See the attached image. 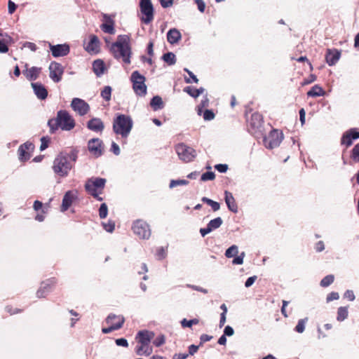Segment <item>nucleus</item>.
<instances>
[{
	"mask_svg": "<svg viewBox=\"0 0 359 359\" xmlns=\"http://www.w3.org/2000/svg\"><path fill=\"white\" fill-rule=\"evenodd\" d=\"M116 344L119 346L127 347L128 346V341L124 338H119L116 339Z\"/></svg>",
	"mask_w": 359,
	"mask_h": 359,
	"instance_id": "63",
	"label": "nucleus"
},
{
	"mask_svg": "<svg viewBox=\"0 0 359 359\" xmlns=\"http://www.w3.org/2000/svg\"><path fill=\"white\" fill-rule=\"evenodd\" d=\"M215 118V114L212 110L205 109L203 112V118L205 121H211Z\"/></svg>",
	"mask_w": 359,
	"mask_h": 359,
	"instance_id": "53",
	"label": "nucleus"
},
{
	"mask_svg": "<svg viewBox=\"0 0 359 359\" xmlns=\"http://www.w3.org/2000/svg\"><path fill=\"white\" fill-rule=\"evenodd\" d=\"M48 126L50 128V132L51 133H54L60 127V122L57 116L55 118L48 120Z\"/></svg>",
	"mask_w": 359,
	"mask_h": 359,
	"instance_id": "39",
	"label": "nucleus"
},
{
	"mask_svg": "<svg viewBox=\"0 0 359 359\" xmlns=\"http://www.w3.org/2000/svg\"><path fill=\"white\" fill-rule=\"evenodd\" d=\"M250 133L255 136V138L259 139L265 133L263 125L262 115L256 112L252 114L250 121Z\"/></svg>",
	"mask_w": 359,
	"mask_h": 359,
	"instance_id": "5",
	"label": "nucleus"
},
{
	"mask_svg": "<svg viewBox=\"0 0 359 359\" xmlns=\"http://www.w3.org/2000/svg\"><path fill=\"white\" fill-rule=\"evenodd\" d=\"M106 179L102 177H92L88 179L85 184L86 191L97 201H102L99 195L102 194L106 184Z\"/></svg>",
	"mask_w": 359,
	"mask_h": 359,
	"instance_id": "4",
	"label": "nucleus"
},
{
	"mask_svg": "<svg viewBox=\"0 0 359 359\" xmlns=\"http://www.w3.org/2000/svg\"><path fill=\"white\" fill-rule=\"evenodd\" d=\"M341 56V52L337 49H327L325 60L329 66L334 65Z\"/></svg>",
	"mask_w": 359,
	"mask_h": 359,
	"instance_id": "22",
	"label": "nucleus"
},
{
	"mask_svg": "<svg viewBox=\"0 0 359 359\" xmlns=\"http://www.w3.org/2000/svg\"><path fill=\"white\" fill-rule=\"evenodd\" d=\"M110 51L116 60H121L126 64L130 63L131 48L128 35H119L117 40L111 45Z\"/></svg>",
	"mask_w": 359,
	"mask_h": 359,
	"instance_id": "2",
	"label": "nucleus"
},
{
	"mask_svg": "<svg viewBox=\"0 0 359 359\" xmlns=\"http://www.w3.org/2000/svg\"><path fill=\"white\" fill-rule=\"evenodd\" d=\"M212 339V337L208 334H203L200 337V346H202L203 343L209 341Z\"/></svg>",
	"mask_w": 359,
	"mask_h": 359,
	"instance_id": "60",
	"label": "nucleus"
},
{
	"mask_svg": "<svg viewBox=\"0 0 359 359\" xmlns=\"http://www.w3.org/2000/svg\"><path fill=\"white\" fill-rule=\"evenodd\" d=\"M201 346L198 345V346H196L194 344H191L189 346V353L187 354H189V355H194L198 350L199 347Z\"/></svg>",
	"mask_w": 359,
	"mask_h": 359,
	"instance_id": "59",
	"label": "nucleus"
},
{
	"mask_svg": "<svg viewBox=\"0 0 359 359\" xmlns=\"http://www.w3.org/2000/svg\"><path fill=\"white\" fill-rule=\"evenodd\" d=\"M224 200L228 209L233 213L238 212V205L233 194L228 191H224Z\"/></svg>",
	"mask_w": 359,
	"mask_h": 359,
	"instance_id": "25",
	"label": "nucleus"
},
{
	"mask_svg": "<svg viewBox=\"0 0 359 359\" xmlns=\"http://www.w3.org/2000/svg\"><path fill=\"white\" fill-rule=\"evenodd\" d=\"M324 95V90L318 85L313 86L307 93L308 97H320L323 96Z\"/></svg>",
	"mask_w": 359,
	"mask_h": 359,
	"instance_id": "33",
	"label": "nucleus"
},
{
	"mask_svg": "<svg viewBox=\"0 0 359 359\" xmlns=\"http://www.w3.org/2000/svg\"><path fill=\"white\" fill-rule=\"evenodd\" d=\"M308 321V318H304L299 320L297 325H296L294 330L298 333H302L305 330L306 323Z\"/></svg>",
	"mask_w": 359,
	"mask_h": 359,
	"instance_id": "41",
	"label": "nucleus"
},
{
	"mask_svg": "<svg viewBox=\"0 0 359 359\" xmlns=\"http://www.w3.org/2000/svg\"><path fill=\"white\" fill-rule=\"evenodd\" d=\"M124 320H125L123 316H116L115 314L111 313L107 316L106 319L107 323L109 324L110 326L108 327L102 328V332L104 334H108L114 330H117L123 326Z\"/></svg>",
	"mask_w": 359,
	"mask_h": 359,
	"instance_id": "10",
	"label": "nucleus"
},
{
	"mask_svg": "<svg viewBox=\"0 0 359 359\" xmlns=\"http://www.w3.org/2000/svg\"><path fill=\"white\" fill-rule=\"evenodd\" d=\"M140 7L144 15L142 21L145 24L150 23L154 19V7L151 0H140Z\"/></svg>",
	"mask_w": 359,
	"mask_h": 359,
	"instance_id": "12",
	"label": "nucleus"
},
{
	"mask_svg": "<svg viewBox=\"0 0 359 359\" xmlns=\"http://www.w3.org/2000/svg\"><path fill=\"white\" fill-rule=\"evenodd\" d=\"M238 253V246L233 245L229 247L225 252V256L228 258L233 257Z\"/></svg>",
	"mask_w": 359,
	"mask_h": 359,
	"instance_id": "42",
	"label": "nucleus"
},
{
	"mask_svg": "<svg viewBox=\"0 0 359 359\" xmlns=\"http://www.w3.org/2000/svg\"><path fill=\"white\" fill-rule=\"evenodd\" d=\"M93 69L95 75L100 77L104 72L105 65L102 60H96L93 63Z\"/></svg>",
	"mask_w": 359,
	"mask_h": 359,
	"instance_id": "30",
	"label": "nucleus"
},
{
	"mask_svg": "<svg viewBox=\"0 0 359 359\" xmlns=\"http://www.w3.org/2000/svg\"><path fill=\"white\" fill-rule=\"evenodd\" d=\"M57 115L62 130L69 131L74 128L75 121L68 111L60 110Z\"/></svg>",
	"mask_w": 359,
	"mask_h": 359,
	"instance_id": "11",
	"label": "nucleus"
},
{
	"mask_svg": "<svg viewBox=\"0 0 359 359\" xmlns=\"http://www.w3.org/2000/svg\"><path fill=\"white\" fill-rule=\"evenodd\" d=\"M156 257L158 259H163L166 257V251L163 247L158 248L156 251Z\"/></svg>",
	"mask_w": 359,
	"mask_h": 359,
	"instance_id": "55",
	"label": "nucleus"
},
{
	"mask_svg": "<svg viewBox=\"0 0 359 359\" xmlns=\"http://www.w3.org/2000/svg\"><path fill=\"white\" fill-rule=\"evenodd\" d=\"M150 106L154 111L163 109V102L162 98L158 95L154 96L151 100Z\"/></svg>",
	"mask_w": 359,
	"mask_h": 359,
	"instance_id": "32",
	"label": "nucleus"
},
{
	"mask_svg": "<svg viewBox=\"0 0 359 359\" xmlns=\"http://www.w3.org/2000/svg\"><path fill=\"white\" fill-rule=\"evenodd\" d=\"M154 337V333L153 332L141 330L138 332L136 339H137L140 344H149Z\"/></svg>",
	"mask_w": 359,
	"mask_h": 359,
	"instance_id": "24",
	"label": "nucleus"
},
{
	"mask_svg": "<svg viewBox=\"0 0 359 359\" xmlns=\"http://www.w3.org/2000/svg\"><path fill=\"white\" fill-rule=\"evenodd\" d=\"M88 148L89 151L95 157L102 154L103 143L99 138H93L88 141Z\"/></svg>",
	"mask_w": 359,
	"mask_h": 359,
	"instance_id": "16",
	"label": "nucleus"
},
{
	"mask_svg": "<svg viewBox=\"0 0 359 359\" xmlns=\"http://www.w3.org/2000/svg\"><path fill=\"white\" fill-rule=\"evenodd\" d=\"M108 214V208L106 203H102L99 208V216L101 219L107 217Z\"/></svg>",
	"mask_w": 359,
	"mask_h": 359,
	"instance_id": "47",
	"label": "nucleus"
},
{
	"mask_svg": "<svg viewBox=\"0 0 359 359\" xmlns=\"http://www.w3.org/2000/svg\"><path fill=\"white\" fill-rule=\"evenodd\" d=\"M50 142V138L48 137H42L41 138V146L40 150L43 151L48 147V144Z\"/></svg>",
	"mask_w": 359,
	"mask_h": 359,
	"instance_id": "52",
	"label": "nucleus"
},
{
	"mask_svg": "<svg viewBox=\"0 0 359 359\" xmlns=\"http://www.w3.org/2000/svg\"><path fill=\"white\" fill-rule=\"evenodd\" d=\"M52 55L54 57H64L69 53L70 48L67 43L52 45L49 44Z\"/></svg>",
	"mask_w": 359,
	"mask_h": 359,
	"instance_id": "17",
	"label": "nucleus"
},
{
	"mask_svg": "<svg viewBox=\"0 0 359 359\" xmlns=\"http://www.w3.org/2000/svg\"><path fill=\"white\" fill-rule=\"evenodd\" d=\"M261 138L263 139V144L266 148L273 149L280 144L283 140V135L278 130L273 129L270 132L268 137L265 135L264 133Z\"/></svg>",
	"mask_w": 359,
	"mask_h": 359,
	"instance_id": "7",
	"label": "nucleus"
},
{
	"mask_svg": "<svg viewBox=\"0 0 359 359\" xmlns=\"http://www.w3.org/2000/svg\"><path fill=\"white\" fill-rule=\"evenodd\" d=\"M165 337L163 335H160L153 341V344L156 347H159L165 343Z\"/></svg>",
	"mask_w": 359,
	"mask_h": 359,
	"instance_id": "54",
	"label": "nucleus"
},
{
	"mask_svg": "<svg viewBox=\"0 0 359 359\" xmlns=\"http://www.w3.org/2000/svg\"><path fill=\"white\" fill-rule=\"evenodd\" d=\"M104 18L105 19L106 22L102 24L100 26L101 29L105 33L114 34L115 33L114 20L107 15H104Z\"/></svg>",
	"mask_w": 359,
	"mask_h": 359,
	"instance_id": "27",
	"label": "nucleus"
},
{
	"mask_svg": "<svg viewBox=\"0 0 359 359\" xmlns=\"http://www.w3.org/2000/svg\"><path fill=\"white\" fill-rule=\"evenodd\" d=\"M132 229L133 233L142 239H148L151 236L149 225L142 219H137L133 222Z\"/></svg>",
	"mask_w": 359,
	"mask_h": 359,
	"instance_id": "9",
	"label": "nucleus"
},
{
	"mask_svg": "<svg viewBox=\"0 0 359 359\" xmlns=\"http://www.w3.org/2000/svg\"><path fill=\"white\" fill-rule=\"evenodd\" d=\"M209 105V99L207 96H205L203 100L201 101V103L197 107V112L198 115H201L203 108L208 107Z\"/></svg>",
	"mask_w": 359,
	"mask_h": 359,
	"instance_id": "44",
	"label": "nucleus"
},
{
	"mask_svg": "<svg viewBox=\"0 0 359 359\" xmlns=\"http://www.w3.org/2000/svg\"><path fill=\"white\" fill-rule=\"evenodd\" d=\"M198 323V320L196 318H194L189 320H187L186 318H184L181 321V325L182 327H191L193 325H196Z\"/></svg>",
	"mask_w": 359,
	"mask_h": 359,
	"instance_id": "46",
	"label": "nucleus"
},
{
	"mask_svg": "<svg viewBox=\"0 0 359 359\" xmlns=\"http://www.w3.org/2000/svg\"><path fill=\"white\" fill-rule=\"evenodd\" d=\"M133 121L130 116L118 114L114 118L112 129L114 133L120 135L122 138L126 139L133 128Z\"/></svg>",
	"mask_w": 359,
	"mask_h": 359,
	"instance_id": "3",
	"label": "nucleus"
},
{
	"mask_svg": "<svg viewBox=\"0 0 359 359\" xmlns=\"http://www.w3.org/2000/svg\"><path fill=\"white\" fill-rule=\"evenodd\" d=\"M102 225L104 229L109 233L113 232L115 228V223L112 221H108L107 223L103 222Z\"/></svg>",
	"mask_w": 359,
	"mask_h": 359,
	"instance_id": "50",
	"label": "nucleus"
},
{
	"mask_svg": "<svg viewBox=\"0 0 359 359\" xmlns=\"http://www.w3.org/2000/svg\"><path fill=\"white\" fill-rule=\"evenodd\" d=\"M344 297L349 301H353L355 299V294L352 290H346L344 294Z\"/></svg>",
	"mask_w": 359,
	"mask_h": 359,
	"instance_id": "64",
	"label": "nucleus"
},
{
	"mask_svg": "<svg viewBox=\"0 0 359 359\" xmlns=\"http://www.w3.org/2000/svg\"><path fill=\"white\" fill-rule=\"evenodd\" d=\"M184 71L187 72V74L189 75V76L191 77V80L190 79H187L185 78V82L187 83H191L192 82L194 83H197L198 82V79H197V77L193 74L192 72H191L190 70H189L187 68H184Z\"/></svg>",
	"mask_w": 359,
	"mask_h": 359,
	"instance_id": "48",
	"label": "nucleus"
},
{
	"mask_svg": "<svg viewBox=\"0 0 359 359\" xmlns=\"http://www.w3.org/2000/svg\"><path fill=\"white\" fill-rule=\"evenodd\" d=\"M87 128L93 132H102L104 128L102 121L99 118H93L88 121Z\"/></svg>",
	"mask_w": 359,
	"mask_h": 359,
	"instance_id": "26",
	"label": "nucleus"
},
{
	"mask_svg": "<svg viewBox=\"0 0 359 359\" xmlns=\"http://www.w3.org/2000/svg\"><path fill=\"white\" fill-rule=\"evenodd\" d=\"M162 58L164 60V62L169 65H175L176 62L175 55L172 52H168L163 54Z\"/></svg>",
	"mask_w": 359,
	"mask_h": 359,
	"instance_id": "37",
	"label": "nucleus"
},
{
	"mask_svg": "<svg viewBox=\"0 0 359 359\" xmlns=\"http://www.w3.org/2000/svg\"><path fill=\"white\" fill-rule=\"evenodd\" d=\"M215 168L218 172L221 173H224L228 170V165L226 164H217Z\"/></svg>",
	"mask_w": 359,
	"mask_h": 359,
	"instance_id": "58",
	"label": "nucleus"
},
{
	"mask_svg": "<svg viewBox=\"0 0 359 359\" xmlns=\"http://www.w3.org/2000/svg\"><path fill=\"white\" fill-rule=\"evenodd\" d=\"M111 151L116 156H118L121 152L119 146L114 142L111 143Z\"/></svg>",
	"mask_w": 359,
	"mask_h": 359,
	"instance_id": "61",
	"label": "nucleus"
},
{
	"mask_svg": "<svg viewBox=\"0 0 359 359\" xmlns=\"http://www.w3.org/2000/svg\"><path fill=\"white\" fill-rule=\"evenodd\" d=\"M188 184L189 181L186 180H172L170 182L169 187L172 189L177 186L187 185Z\"/></svg>",
	"mask_w": 359,
	"mask_h": 359,
	"instance_id": "45",
	"label": "nucleus"
},
{
	"mask_svg": "<svg viewBox=\"0 0 359 359\" xmlns=\"http://www.w3.org/2000/svg\"><path fill=\"white\" fill-rule=\"evenodd\" d=\"M76 198V193L73 191H68L65 193L62 198L61 211L65 212L72 205L74 200Z\"/></svg>",
	"mask_w": 359,
	"mask_h": 359,
	"instance_id": "21",
	"label": "nucleus"
},
{
	"mask_svg": "<svg viewBox=\"0 0 359 359\" xmlns=\"http://www.w3.org/2000/svg\"><path fill=\"white\" fill-rule=\"evenodd\" d=\"M48 69L49 76L55 83H58L62 80L64 67L60 63L55 61L51 62Z\"/></svg>",
	"mask_w": 359,
	"mask_h": 359,
	"instance_id": "13",
	"label": "nucleus"
},
{
	"mask_svg": "<svg viewBox=\"0 0 359 359\" xmlns=\"http://www.w3.org/2000/svg\"><path fill=\"white\" fill-rule=\"evenodd\" d=\"M215 177V175L213 172L212 171H208V172H206L205 173H203L202 175H201V180L202 181H208V180H213Z\"/></svg>",
	"mask_w": 359,
	"mask_h": 359,
	"instance_id": "51",
	"label": "nucleus"
},
{
	"mask_svg": "<svg viewBox=\"0 0 359 359\" xmlns=\"http://www.w3.org/2000/svg\"><path fill=\"white\" fill-rule=\"evenodd\" d=\"M351 158L353 161L359 162V144H355L353 148Z\"/></svg>",
	"mask_w": 359,
	"mask_h": 359,
	"instance_id": "49",
	"label": "nucleus"
},
{
	"mask_svg": "<svg viewBox=\"0 0 359 359\" xmlns=\"http://www.w3.org/2000/svg\"><path fill=\"white\" fill-rule=\"evenodd\" d=\"M78 158V150L72 149L69 151L60 152L53 161V170L60 177H66L73 168Z\"/></svg>",
	"mask_w": 359,
	"mask_h": 359,
	"instance_id": "1",
	"label": "nucleus"
},
{
	"mask_svg": "<svg viewBox=\"0 0 359 359\" xmlns=\"http://www.w3.org/2000/svg\"><path fill=\"white\" fill-rule=\"evenodd\" d=\"M334 280L333 275H327L325 276L320 281V286L323 287H328L330 285Z\"/></svg>",
	"mask_w": 359,
	"mask_h": 359,
	"instance_id": "43",
	"label": "nucleus"
},
{
	"mask_svg": "<svg viewBox=\"0 0 359 359\" xmlns=\"http://www.w3.org/2000/svg\"><path fill=\"white\" fill-rule=\"evenodd\" d=\"M359 138V132L355 128H351L345 132L341 137V144H345L347 147L352 144L353 140Z\"/></svg>",
	"mask_w": 359,
	"mask_h": 359,
	"instance_id": "20",
	"label": "nucleus"
},
{
	"mask_svg": "<svg viewBox=\"0 0 359 359\" xmlns=\"http://www.w3.org/2000/svg\"><path fill=\"white\" fill-rule=\"evenodd\" d=\"M133 83V89L138 96H144L147 94V86L145 85V77L140 74L138 71H135L130 76Z\"/></svg>",
	"mask_w": 359,
	"mask_h": 359,
	"instance_id": "6",
	"label": "nucleus"
},
{
	"mask_svg": "<svg viewBox=\"0 0 359 359\" xmlns=\"http://www.w3.org/2000/svg\"><path fill=\"white\" fill-rule=\"evenodd\" d=\"M100 42L95 35H90V40L84 44V49L90 54H97L100 52Z\"/></svg>",
	"mask_w": 359,
	"mask_h": 359,
	"instance_id": "18",
	"label": "nucleus"
},
{
	"mask_svg": "<svg viewBox=\"0 0 359 359\" xmlns=\"http://www.w3.org/2000/svg\"><path fill=\"white\" fill-rule=\"evenodd\" d=\"M136 353L138 355H149L152 353V348L149 344H140V346H137Z\"/></svg>",
	"mask_w": 359,
	"mask_h": 359,
	"instance_id": "31",
	"label": "nucleus"
},
{
	"mask_svg": "<svg viewBox=\"0 0 359 359\" xmlns=\"http://www.w3.org/2000/svg\"><path fill=\"white\" fill-rule=\"evenodd\" d=\"M339 298V295L338 292H330L326 298L327 302H332L333 300H337Z\"/></svg>",
	"mask_w": 359,
	"mask_h": 359,
	"instance_id": "57",
	"label": "nucleus"
},
{
	"mask_svg": "<svg viewBox=\"0 0 359 359\" xmlns=\"http://www.w3.org/2000/svg\"><path fill=\"white\" fill-rule=\"evenodd\" d=\"M245 252H242L239 256L236 257L233 259V264H242L243 263V259L245 257Z\"/></svg>",
	"mask_w": 359,
	"mask_h": 359,
	"instance_id": "56",
	"label": "nucleus"
},
{
	"mask_svg": "<svg viewBox=\"0 0 359 359\" xmlns=\"http://www.w3.org/2000/svg\"><path fill=\"white\" fill-rule=\"evenodd\" d=\"M182 38L180 32L175 29H170L167 33V40L170 44L178 43Z\"/></svg>",
	"mask_w": 359,
	"mask_h": 359,
	"instance_id": "28",
	"label": "nucleus"
},
{
	"mask_svg": "<svg viewBox=\"0 0 359 359\" xmlns=\"http://www.w3.org/2000/svg\"><path fill=\"white\" fill-rule=\"evenodd\" d=\"M223 223V220L220 217H216L213 219H211L208 224V227L212 231L221 226Z\"/></svg>",
	"mask_w": 359,
	"mask_h": 359,
	"instance_id": "36",
	"label": "nucleus"
},
{
	"mask_svg": "<svg viewBox=\"0 0 359 359\" xmlns=\"http://www.w3.org/2000/svg\"><path fill=\"white\" fill-rule=\"evenodd\" d=\"M56 284L55 278H50L41 283L40 287L36 292L38 298L46 297L52 290L53 287Z\"/></svg>",
	"mask_w": 359,
	"mask_h": 359,
	"instance_id": "15",
	"label": "nucleus"
},
{
	"mask_svg": "<svg viewBox=\"0 0 359 359\" xmlns=\"http://www.w3.org/2000/svg\"><path fill=\"white\" fill-rule=\"evenodd\" d=\"M348 315V308L346 306H341L337 310V320L339 322L344 321L347 318Z\"/></svg>",
	"mask_w": 359,
	"mask_h": 359,
	"instance_id": "35",
	"label": "nucleus"
},
{
	"mask_svg": "<svg viewBox=\"0 0 359 359\" xmlns=\"http://www.w3.org/2000/svg\"><path fill=\"white\" fill-rule=\"evenodd\" d=\"M34 145L29 142H27L20 146L18 152L19 155V160L22 162L26 161L29 159V151H33Z\"/></svg>",
	"mask_w": 359,
	"mask_h": 359,
	"instance_id": "19",
	"label": "nucleus"
},
{
	"mask_svg": "<svg viewBox=\"0 0 359 359\" xmlns=\"http://www.w3.org/2000/svg\"><path fill=\"white\" fill-rule=\"evenodd\" d=\"M71 107L80 116H84L90 111L89 104L85 100L78 97L73 98Z\"/></svg>",
	"mask_w": 359,
	"mask_h": 359,
	"instance_id": "14",
	"label": "nucleus"
},
{
	"mask_svg": "<svg viewBox=\"0 0 359 359\" xmlns=\"http://www.w3.org/2000/svg\"><path fill=\"white\" fill-rule=\"evenodd\" d=\"M41 71V68L32 67L30 69H27L23 71V74L29 81H34L39 77Z\"/></svg>",
	"mask_w": 359,
	"mask_h": 359,
	"instance_id": "29",
	"label": "nucleus"
},
{
	"mask_svg": "<svg viewBox=\"0 0 359 359\" xmlns=\"http://www.w3.org/2000/svg\"><path fill=\"white\" fill-rule=\"evenodd\" d=\"M201 201L210 205L215 212L219 210L220 208V204L218 202L214 201L207 197H203Z\"/></svg>",
	"mask_w": 359,
	"mask_h": 359,
	"instance_id": "38",
	"label": "nucleus"
},
{
	"mask_svg": "<svg viewBox=\"0 0 359 359\" xmlns=\"http://www.w3.org/2000/svg\"><path fill=\"white\" fill-rule=\"evenodd\" d=\"M198 9L200 12L203 13L205 8V4L203 0H195Z\"/></svg>",
	"mask_w": 359,
	"mask_h": 359,
	"instance_id": "62",
	"label": "nucleus"
},
{
	"mask_svg": "<svg viewBox=\"0 0 359 359\" xmlns=\"http://www.w3.org/2000/svg\"><path fill=\"white\" fill-rule=\"evenodd\" d=\"M112 89L109 86H104L101 91V97L106 101L111 100Z\"/></svg>",
	"mask_w": 359,
	"mask_h": 359,
	"instance_id": "40",
	"label": "nucleus"
},
{
	"mask_svg": "<svg viewBox=\"0 0 359 359\" xmlns=\"http://www.w3.org/2000/svg\"><path fill=\"white\" fill-rule=\"evenodd\" d=\"M32 87L36 96L40 100H45L48 96V91L41 83H32Z\"/></svg>",
	"mask_w": 359,
	"mask_h": 359,
	"instance_id": "23",
	"label": "nucleus"
},
{
	"mask_svg": "<svg viewBox=\"0 0 359 359\" xmlns=\"http://www.w3.org/2000/svg\"><path fill=\"white\" fill-rule=\"evenodd\" d=\"M184 92L187 93L190 96L196 98L205 91V89L203 87H201L197 89L192 88L191 86H187L184 88Z\"/></svg>",
	"mask_w": 359,
	"mask_h": 359,
	"instance_id": "34",
	"label": "nucleus"
},
{
	"mask_svg": "<svg viewBox=\"0 0 359 359\" xmlns=\"http://www.w3.org/2000/svg\"><path fill=\"white\" fill-rule=\"evenodd\" d=\"M175 151L179 158L186 163L192 161L196 156V150L184 143L177 144Z\"/></svg>",
	"mask_w": 359,
	"mask_h": 359,
	"instance_id": "8",
	"label": "nucleus"
}]
</instances>
